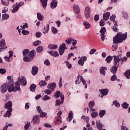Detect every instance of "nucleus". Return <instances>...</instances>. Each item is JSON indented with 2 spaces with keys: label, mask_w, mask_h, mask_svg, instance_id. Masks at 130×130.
<instances>
[{
  "label": "nucleus",
  "mask_w": 130,
  "mask_h": 130,
  "mask_svg": "<svg viewBox=\"0 0 130 130\" xmlns=\"http://www.w3.org/2000/svg\"><path fill=\"white\" fill-rule=\"evenodd\" d=\"M9 93H12V92H17V91H21V88H20V84L18 82H15V85H14V82L13 81H9L2 85L0 87V90L2 93H6L8 91Z\"/></svg>",
  "instance_id": "1"
},
{
  "label": "nucleus",
  "mask_w": 130,
  "mask_h": 130,
  "mask_svg": "<svg viewBox=\"0 0 130 130\" xmlns=\"http://www.w3.org/2000/svg\"><path fill=\"white\" fill-rule=\"evenodd\" d=\"M127 37V33L122 34V32H118L116 36L113 38V45L112 46L113 51H115L117 49V44L116 43H121L123 42V40H125Z\"/></svg>",
  "instance_id": "2"
},
{
  "label": "nucleus",
  "mask_w": 130,
  "mask_h": 130,
  "mask_svg": "<svg viewBox=\"0 0 130 130\" xmlns=\"http://www.w3.org/2000/svg\"><path fill=\"white\" fill-rule=\"evenodd\" d=\"M22 53L23 55V61L25 62H30V61L33 60V58L36 55L35 51L31 50L30 51L28 49L24 50Z\"/></svg>",
  "instance_id": "3"
},
{
  "label": "nucleus",
  "mask_w": 130,
  "mask_h": 130,
  "mask_svg": "<svg viewBox=\"0 0 130 130\" xmlns=\"http://www.w3.org/2000/svg\"><path fill=\"white\" fill-rule=\"evenodd\" d=\"M114 66L111 68V72L112 74H116L117 69L119 67V62L120 61V56H113Z\"/></svg>",
  "instance_id": "4"
},
{
  "label": "nucleus",
  "mask_w": 130,
  "mask_h": 130,
  "mask_svg": "<svg viewBox=\"0 0 130 130\" xmlns=\"http://www.w3.org/2000/svg\"><path fill=\"white\" fill-rule=\"evenodd\" d=\"M13 102L8 101L5 104V108L8 109L7 111L4 115V117H11L12 112L13 111Z\"/></svg>",
  "instance_id": "5"
},
{
  "label": "nucleus",
  "mask_w": 130,
  "mask_h": 130,
  "mask_svg": "<svg viewBox=\"0 0 130 130\" xmlns=\"http://www.w3.org/2000/svg\"><path fill=\"white\" fill-rule=\"evenodd\" d=\"M16 83H18L20 88V85L21 86H26V85H27V80H26V78H25L24 77L19 76L18 79V81L16 82Z\"/></svg>",
  "instance_id": "6"
},
{
  "label": "nucleus",
  "mask_w": 130,
  "mask_h": 130,
  "mask_svg": "<svg viewBox=\"0 0 130 130\" xmlns=\"http://www.w3.org/2000/svg\"><path fill=\"white\" fill-rule=\"evenodd\" d=\"M77 79H78L76 80L75 81L76 85H77V84H80V83L82 82V83H83V85H85L84 88L85 89H87V88H88V85L86 84V80H85V79H84V78H83L82 76H80V75H79L77 77ZM79 79H80V81H79Z\"/></svg>",
  "instance_id": "7"
},
{
  "label": "nucleus",
  "mask_w": 130,
  "mask_h": 130,
  "mask_svg": "<svg viewBox=\"0 0 130 130\" xmlns=\"http://www.w3.org/2000/svg\"><path fill=\"white\" fill-rule=\"evenodd\" d=\"M100 32L101 33V39L102 41H104V40H106V28L105 27H102L100 30Z\"/></svg>",
  "instance_id": "8"
},
{
  "label": "nucleus",
  "mask_w": 130,
  "mask_h": 130,
  "mask_svg": "<svg viewBox=\"0 0 130 130\" xmlns=\"http://www.w3.org/2000/svg\"><path fill=\"white\" fill-rule=\"evenodd\" d=\"M66 49H68V48L66 46V44H62L61 45H60L58 49L59 55H62V54L64 53V50H66Z\"/></svg>",
  "instance_id": "9"
},
{
  "label": "nucleus",
  "mask_w": 130,
  "mask_h": 130,
  "mask_svg": "<svg viewBox=\"0 0 130 130\" xmlns=\"http://www.w3.org/2000/svg\"><path fill=\"white\" fill-rule=\"evenodd\" d=\"M13 55L14 52H13V51H9L8 52V55L4 57L5 60H6V61H8V62H10L11 60V58Z\"/></svg>",
  "instance_id": "10"
},
{
  "label": "nucleus",
  "mask_w": 130,
  "mask_h": 130,
  "mask_svg": "<svg viewBox=\"0 0 130 130\" xmlns=\"http://www.w3.org/2000/svg\"><path fill=\"white\" fill-rule=\"evenodd\" d=\"M0 52L2 51H4V50H6L7 48V46H6V42L5 40L2 39L0 41Z\"/></svg>",
  "instance_id": "11"
},
{
  "label": "nucleus",
  "mask_w": 130,
  "mask_h": 130,
  "mask_svg": "<svg viewBox=\"0 0 130 130\" xmlns=\"http://www.w3.org/2000/svg\"><path fill=\"white\" fill-rule=\"evenodd\" d=\"M54 96L56 99L58 98L59 97H61L62 102H63V100H64V95H63L62 92H60L59 91H57L55 92Z\"/></svg>",
  "instance_id": "12"
},
{
  "label": "nucleus",
  "mask_w": 130,
  "mask_h": 130,
  "mask_svg": "<svg viewBox=\"0 0 130 130\" xmlns=\"http://www.w3.org/2000/svg\"><path fill=\"white\" fill-rule=\"evenodd\" d=\"M91 16V9L90 7H86L85 9V17L86 19H89Z\"/></svg>",
  "instance_id": "13"
},
{
  "label": "nucleus",
  "mask_w": 130,
  "mask_h": 130,
  "mask_svg": "<svg viewBox=\"0 0 130 130\" xmlns=\"http://www.w3.org/2000/svg\"><path fill=\"white\" fill-rule=\"evenodd\" d=\"M96 125L98 129L99 130L103 129V126H104V125L102 124V123H101V121H100V120H98L96 121Z\"/></svg>",
  "instance_id": "14"
},
{
  "label": "nucleus",
  "mask_w": 130,
  "mask_h": 130,
  "mask_svg": "<svg viewBox=\"0 0 130 130\" xmlns=\"http://www.w3.org/2000/svg\"><path fill=\"white\" fill-rule=\"evenodd\" d=\"M87 60V57L82 56L80 58V59L78 60V64L79 66H84V62Z\"/></svg>",
  "instance_id": "15"
},
{
  "label": "nucleus",
  "mask_w": 130,
  "mask_h": 130,
  "mask_svg": "<svg viewBox=\"0 0 130 130\" xmlns=\"http://www.w3.org/2000/svg\"><path fill=\"white\" fill-rule=\"evenodd\" d=\"M32 122L35 123V124H39V122H40V119L38 117V115H36L34 116L32 118Z\"/></svg>",
  "instance_id": "16"
},
{
  "label": "nucleus",
  "mask_w": 130,
  "mask_h": 130,
  "mask_svg": "<svg viewBox=\"0 0 130 130\" xmlns=\"http://www.w3.org/2000/svg\"><path fill=\"white\" fill-rule=\"evenodd\" d=\"M56 87V84H55V83H49L47 85L48 89H50V90H52L53 91H54V89H55Z\"/></svg>",
  "instance_id": "17"
},
{
  "label": "nucleus",
  "mask_w": 130,
  "mask_h": 130,
  "mask_svg": "<svg viewBox=\"0 0 130 130\" xmlns=\"http://www.w3.org/2000/svg\"><path fill=\"white\" fill-rule=\"evenodd\" d=\"M73 10L75 14H77V15L80 14V7L78 5H74L73 7Z\"/></svg>",
  "instance_id": "18"
},
{
  "label": "nucleus",
  "mask_w": 130,
  "mask_h": 130,
  "mask_svg": "<svg viewBox=\"0 0 130 130\" xmlns=\"http://www.w3.org/2000/svg\"><path fill=\"white\" fill-rule=\"evenodd\" d=\"M48 53H49V54H50V55H52V56H54V57H56V56H58V55H59L58 52L56 51H48Z\"/></svg>",
  "instance_id": "19"
},
{
  "label": "nucleus",
  "mask_w": 130,
  "mask_h": 130,
  "mask_svg": "<svg viewBox=\"0 0 130 130\" xmlns=\"http://www.w3.org/2000/svg\"><path fill=\"white\" fill-rule=\"evenodd\" d=\"M31 73L33 76H35L36 75H37L38 73V67L36 66H34L32 68Z\"/></svg>",
  "instance_id": "20"
},
{
  "label": "nucleus",
  "mask_w": 130,
  "mask_h": 130,
  "mask_svg": "<svg viewBox=\"0 0 130 130\" xmlns=\"http://www.w3.org/2000/svg\"><path fill=\"white\" fill-rule=\"evenodd\" d=\"M13 9L11 10L12 13H16L19 10V7L17 6V4H14L12 6Z\"/></svg>",
  "instance_id": "21"
},
{
  "label": "nucleus",
  "mask_w": 130,
  "mask_h": 130,
  "mask_svg": "<svg viewBox=\"0 0 130 130\" xmlns=\"http://www.w3.org/2000/svg\"><path fill=\"white\" fill-rule=\"evenodd\" d=\"M9 2H11V3L14 4V0H9ZM2 4L3 6H9V0H2Z\"/></svg>",
  "instance_id": "22"
},
{
  "label": "nucleus",
  "mask_w": 130,
  "mask_h": 130,
  "mask_svg": "<svg viewBox=\"0 0 130 130\" xmlns=\"http://www.w3.org/2000/svg\"><path fill=\"white\" fill-rule=\"evenodd\" d=\"M109 17H110V13L106 12L103 14V18L105 21H107L109 19Z\"/></svg>",
  "instance_id": "23"
},
{
  "label": "nucleus",
  "mask_w": 130,
  "mask_h": 130,
  "mask_svg": "<svg viewBox=\"0 0 130 130\" xmlns=\"http://www.w3.org/2000/svg\"><path fill=\"white\" fill-rule=\"evenodd\" d=\"M106 71H107V68L106 67H101L100 69V73L101 75L105 76Z\"/></svg>",
  "instance_id": "24"
},
{
  "label": "nucleus",
  "mask_w": 130,
  "mask_h": 130,
  "mask_svg": "<svg viewBox=\"0 0 130 130\" xmlns=\"http://www.w3.org/2000/svg\"><path fill=\"white\" fill-rule=\"evenodd\" d=\"M57 7V1L56 0H53L51 3V9H55Z\"/></svg>",
  "instance_id": "25"
},
{
  "label": "nucleus",
  "mask_w": 130,
  "mask_h": 130,
  "mask_svg": "<svg viewBox=\"0 0 130 130\" xmlns=\"http://www.w3.org/2000/svg\"><path fill=\"white\" fill-rule=\"evenodd\" d=\"M74 118V114H73V112L70 111L69 114V116L67 118L68 121H69V122Z\"/></svg>",
  "instance_id": "26"
},
{
  "label": "nucleus",
  "mask_w": 130,
  "mask_h": 130,
  "mask_svg": "<svg viewBox=\"0 0 130 130\" xmlns=\"http://www.w3.org/2000/svg\"><path fill=\"white\" fill-rule=\"evenodd\" d=\"M99 91L101 93V94L104 95L105 96H106V95L108 94V89H100Z\"/></svg>",
  "instance_id": "27"
},
{
  "label": "nucleus",
  "mask_w": 130,
  "mask_h": 130,
  "mask_svg": "<svg viewBox=\"0 0 130 130\" xmlns=\"http://www.w3.org/2000/svg\"><path fill=\"white\" fill-rule=\"evenodd\" d=\"M106 114V111L105 110H100V113H99V116L101 117V118H102L103 116H104V115Z\"/></svg>",
  "instance_id": "28"
},
{
  "label": "nucleus",
  "mask_w": 130,
  "mask_h": 130,
  "mask_svg": "<svg viewBox=\"0 0 130 130\" xmlns=\"http://www.w3.org/2000/svg\"><path fill=\"white\" fill-rule=\"evenodd\" d=\"M48 31H49V24H47L44 28L43 33L44 34H46V33H48Z\"/></svg>",
  "instance_id": "29"
},
{
  "label": "nucleus",
  "mask_w": 130,
  "mask_h": 130,
  "mask_svg": "<svg viewBox=\"0 0 130 130\" xmlns=\"http://www.w3.org/2000/svg\"><path fill=\"white\" fill-rule=\"evenodd\" d=\"M48 0H41V3L43 6V8L44 9H45L46 8V6H47V2Z\"/></svg>",
  "instance_id": "30"
},
{
  "label": "nucleus",
  "mask_w": 130,
  "mask_h": 130,
  "mask_svg": "<svg viewBox=\"0 0 130 130\" xmlns=\"http://www.w3.org/2000/svg\"><path fill=\"white\" fill-rule=\"evenodd\" d=\"M57 47L58 46L57 45L50 44L48 45L49 49H51V50L56 49V48H57Z\"/></svg>",
  "instance_id": "31"
},
{
  "label": "nucleus",
  "mask_w": 130,
  "mask_h": 130,
  "mask_svg": "<svg viewBox=\"0 0 130 130\" xmlns=\"http://www.w3.org/2000/svg\"><path fill=\"white\" fill-rule=\"evenodd\" d=\"M99 115V113L97 112H92L91 114V116L92 118H96Z\"/></svg>",
  "instance_id": "32"
},
{
  "label": "nucleus",
  "mask_w": 130,
  "mask_h": 130,
  "mask_svg": "<svg viewBox=\"0 0 130 130\" xmlns=\"http://www.w3.org/2000/svg\"><path fill=\"white\" fill-rule=\"evenodd\" d=\"M10 18V15L7 13H4L2 15V19L3 20H8Z\"/></svg>",
  "instance_id": "33"
},
{
  "label": "nucleus",
  "mask_w": 130,
  "mask_h": 130,
  "mask_svg": "<svg viewBox=\"0 0 130 130\" xmlns=\"http://www.w3.org/2000/svg\"><path fill=\"white\" fill-rule=\"evenodd\" d=\"M37 18L39 21H43L44 19L43 15H41V13L39 12L37 13Z\"/></svg>",
  "instance_id": "34"
},
{
  "label": "nucleus",
  "mask_w": 130,
  "mask_h": 130,
  "mask_svg": "<svg viewBox=\"0 0 130 130\" xmlns=\"http://www.w3.org/2000/svg\"><path fill=\"white\" fill-rule=\"evenodd\" d=\"M83 25L85 28V29H89L90 27H91V24L88 22H84Z\"/></svg>",
  "instance_id": "35"
},
{
  "label": "nucleus",
  "mask_w": 130,
  "mask_h": 130,
  "mask_svg": "<svg viewBox=\"0 0 130 130\" xmlns=\"http://www.w3.org/2000/svg\"><path fill=\"white\" fill-rule=\"evenodd\" d=\"M40 87H44L47 85V83L45 80H42L39 82Z\"/></svg>",
  "instance_id": "36"
},
{
  "label": "nucleus",
  "mask_w": 130,
  "mask_h": 130,
  "mask_svg": "<svg viewBox=\"0 0 130 130\" xmlns=\"http://www.w3.org/2000/svg\"><path fill=\"white\" fill-rule=\"evenodd\" d=\"M36 51L38 53H40V52H42L43 51V47L41 46H39L36 48Z\"/></svg>",
  "instance_id": "37"
},
{
  "label": "nucleus",
  "mask_w": 130,
  "mask_h": 130,
  "mask_svg": "<svg viewBox=\"0 0 130 130\" xmlns=\"http://www.w3.org/2000/svg\"><path fill=\"white\" fill-rule=\"evenodd\" d=\"M55 124H60L61 123V118L59 117L56 118V120L54 122Z\"/></svg>",
  "instance_id": "38"
},
{
  "label": "nucleus",
  "mask_w": 130,
  "mask_h": 130,
  "mask_svg": "<svg viewBox=\"0 0 130 130\" xmlns=\"http://www.w3.org/2000/svg\"><path fill=\"white\" fill-rule=\"evenodd\" d=\"M117 56H120V61H122V62H121V64H122V62H123V61H126L127 60V57L124 56L123 57L121 58V55H118Z\"/></svg>",
  "instance_id": "39"
},
{
  "label": "nucleus",
  "mask_w": 130,
  "mask_h": 130,
  "mask_svg": "<svg viewBox=\"0 0 130 130\" xmlns=\"http://www.w3.org/2000/svg\"><path fill=\"white\" fill-rule=\"evenodd\" d=\"M112 59H113V57L111 56H109L107 57L106 61H107V62L108 63H110V62H111V60H112Z\"/></svg>",
  "instance_id": "40"
},
{
  "label": "nucleus",
  "mask_w": 130,
  "mask_h": 130,
  "mask_svg": "<svg viewBox=\"0 0 130 130\" xmlns=\"http://www.w3.org/2000/svg\"><path fill=\"white\" fill-rule=\"evenodd\" d=\"M30 91L31 92H35V90L36 89V85L33 84L30 85V87L29 88Z\"/></svg>",
  "instance_id": "41"
},
{
  "label": "nucleus",
  "mask_w": 130,
  "mask_h": 130,
  "mask_svg": "<svg viewBox=\"0 0 130 130\" xmlns=\"http://www.w3.org/2000/svg\"><path fill=\"white\" fill-rule=\"evenodd\" d=\"M127 79H130V70H127L124 74Z\"/></svg>",
  "instance_id": "42"
},
{
  "label": "nucleus",
  "mask_w": 130,
  "mask_h": 130,
  "mask_svg": "<svg viewBox=\"0 0 130 130\" xmlns=\"http://www.w3.org/2000/svg\"><path fill=\"white\" fill-rule=\"evenodd\" d=\"M94 105H95V102H94L93 101L89 102V104H88V106H89V109L90 108H93L94 107Z\"/></svg>",
  "instance_id": "43"
},
{
  "label": "nucleus",
  "mask_w": 130,
  "mask_h": 130,
  "mask_svg": "<svg viewBox=\"0 0 130 130\" xmlns=\"http://www.w3.org/2000/svg\"><path fill=\"white\" fill-rule=\"evenodd\" d=\"M55 106H59L61 105V103H63L62 101H60L59 100H56L55 102Z\"/></svg>",
  "instance_id": "44"
},
{
  "label": "nucleus",
  "mask_w": 130,
  "mask_h": 130,
  "mask_svg": "<svg viewBox=\"0 0 130 130\" xmlns=\"http://www.w3.org/2000/svg\"><path fill=\"white\" fill-rule=\"evenodd\" d=\"M81 118L85 120V121H86L87 123H88L89 120H90V118L87 116H82Z\"/></svg>",
  "instance_id": "45"
},
{
  "label": "nucleus",
  "mask_w": 130,
  "mask_h": 130,
  "mask_svg": "<svg viewBox=\"0 0 130 130\" xmlns=\"http://www.w3.org/2000/svg\"><path fill=\"white\" fill-rule=\"evenodd\" d=\"M31 122H28L24 125V130H28V128L30 127Z\"/></svg>",
  "instance_id": "46"
},
{
  "label": "nucleus",
  "mask_w": 130,
  "mask_h": 130,
  "mask_svg": "<svg viewBox=\"0 0 130 130\" xmlns=\"http://www.w3.org/2000/svg\"><path fill=\"white\" fill-rule=\"evenodd\" d=\"M113 103L116 107H120V106L119 103H118V102H117V101H116V100L114 101Z\"/></svg>",
  "instance_id": "47"
},
{
  "label": "nucleus",
  "mask_w": 130,
  "mask_h": 130,
  "mask_svg": "<svg viewBox=\"0 0 130 130\" xmlns=\"http://www.w3.org/2000/svg\"><path fill=\"white\" fill-rule=\"evenodd\" d=\"M49 99H50V97L47 95H45L42 98V100H44V101H47V100H49Z\"/></svg>",
  "instance_id": "48"
},
{
  "label": "nucleus",
  "mask_w": 130,
  "mask_h": 130,
  "mask_svg": "<svg viewBox=\"0 0 130 130\" xmlns=\"http://www.w3.org/2000/svg\"><path fill=\"white\" fill-rule=\"evenodd\" d=\"M41 44V41H36L34 43V46H38V45H40Z\"/></svg>",
  "instance_id": "49"
},
{
  "label": "nucleus",
  "mask_w": 130,
  "mask_h": 130,
  "mask_svg": "<svg viewBox=\"0 0 130 130\" xmlns=\"http://www.w3.org/2000/svg\"><path fill=\"white\" fill-rule=\"evenodd\" d=\"M51 30L53 34H56V33H57V28L53 26L51 28Z\"/></svg>",
  "instance_id": "50"
},
{
  "label": "nucleus",
  "mask_w": 130,
  "mask_h": 130,
  "mask_svg": "<svg viewBox=\"0 0 130 130\" xmlns=\"http://www.w3.org/2000/svg\"><path fill=\"white\" fill-rule=\"evenodd\" d=\"M40 117H43L44 118L45 117V116H46V115H47V114L44 112H41V113H40Z\"/></svg>",
  "instance_id": "51"
},
{
  "label": "nucleus",
  "mask_w": 130,
  "mask_h": 130,
  "mask_svg": "<svg viewBox=\"0 0 130 130\" xmlns=\"http://www.w3.org/2000/svg\"><path fill=\"white\" fill-rule=\"evenodd\" d=\"M122 107L124 109H127V108H128V104L126 102H124V103H123Z\"/></svg>",
  "instance_id": "52"
},
{
  "label": "nucleus",
  "mask_w": 130,
  "mask_h": 130,
  "mask_svg": "<svg viewBox=\"0 0 130 130\" xmlns=\"http://www.w3.org/2000/svg\"><path fill=\"white\" fill-rule=\"evenodd\" d=\"M44 93H46L47 95H50V94L52 93V91L50 89H46L44 91Z\"/></svg>",
  "instance_id": "53"
},
{
  "label": "nucleus",
  "mask_w": 130,
  "mask_h": 130,
  "mask_svg": "<svg viewBox=\"0 0 130 130\" xmlns=\"http://www.w3.org/2000/svg\"><path fill=\"white\" fill-rule=\"evenodd\" d=\"M72 38H68L67 40H65V42L67 43V44H71L72 43Z\"/></svg>",
  "instance_id": "54"
},
{
  "label": "nucleus",
  "mask_w": 130,
  "mask_h": 130,
  "mask_svg": "<svg viewBox=\"0 0 130 130\" xmlns=\"http://www.w3.org/2000/svg\"><path fill=\"white\" fill-rule=\"evenodd\" d=\"M7 71L5 69H0V74H2V75H4V74H6Z\"/></svg>",
  "instance_id": "55"
},
{
  "label": "nucleus",
  "mask_w": 130,
  "mask_h": 130,
  "mask_svg": "<svg viewBox=\"0 0 130 130\" xmlns=\"http://www.w3.org/2000/svg\"><path fill=\"white\" fill-rule=\"evenodd\" d=\"M29 33H30L29 31H28V30H23L22 31V34L23 35H28L29 34Z\"/></svg>",
  "instance_id": "56"
},
{
  "label": "nucleus",
  "mask_w": 130,
  "mask_h": 130,
  "mask_svg": "<svg viewBox=\"0 0 130 130\" xmlns=\"http://www.w3.org/2000/svg\"><path fill=\"white\" fill-rule=\"evenodd\" d=\"M41 35H42V34L40 32H37L36 33L37 38H40V37H41Z\"/></svg>",
  "instance_id": "57"
},
{
  "label": "nucleus",
  "mask_w": 130,
  "mask_h": 130,
  "mask_svg": "<svg viewBox=\"0 0 130 130\" xmlns=\"http://www.w3.org/2000/svg\"><path fill=\"white\" fill-rule=\"evenodd\" d=\"M96 51H97L96 49H92L89 52V54H94Z\"/></svg>",
  "instance_id": "58"
},
{
  "label": "nucleus",
  "mask_w": 130,
  "mask_h": 130,
  "mask_svg": "<svg viewBox=\"0 0 130 130\" xmlns=\"http://www.w3.org/2000/svg\"><path fill=\"white\" fill-rule=\"evenodd\" d=\"M8 9L7 7H4V8H3V10H2L3 14H6V13L7 12H8Z\"/></svg>",
  "instance_id": "59"
},
{
  "label": "nucleus",
  "mask_w": 130,
  "mask_h": 130,
  "mask_svg": "<svg viewBox=\"0 0 130 130\" xmlns=\"http://www.w3.org/2000/svg\"><path fill=\"white\" fill-rule=\"evenodd\" d=\"M66 66L68 69H72V64L70 63V62L66 61Z\"/></svg>",
  "instance_id": "60"
},
{
  "label": "nucleus",
  "mask_w": 130,
  "mask_h": 130,
  "mask_svg": "<svg viewBox=\"0 0 130 130\" xmlns=\"http://www.w3.org/2000/svg\"><path fill=\"white\" fill-rule=\"evenodd\" d=\"M44 63L45 64H46V66H50V62L48 59L45 60L44 61Z\"/></svg>",
  "instance_id": "61"
},
{
  "label": "nucleus",
  "mask_w": 130,
  "mask_h": 130,
  "mask_svg": "<svg viewBox=\"0 0 130 130\" xmlns=\"http://www.w3.org/2000/svg\"><path fill=\"white\" fill-rule=\"evenodd\" d=\"M110 20H111V21H112L113 22H114V21H115V15L113 14L112 16H111V17L110 18Z\"/></svg>",
  "instance_id": "62"
},
{
  "label": "nucleus",
  "mask_w": 130,
  "mask_h": 130,
  "mask_svg": "<svg viewBox=\"0 0 130 130\" xmlns=\"http://www.w3.org/2000/svg\"><path fill=\"white\" fill-rule=\"evenodd\" d=\"M99 20V15L98 14H96L95 16H94V21L95 22H97V21H98Z\"/></svg>",
  "instance_id": "63"
},
{
  "label": "nucleus",
  "mask_w": 130,
  "mask_h": 130,
  "mask_svg": "<svg viewBox=\"0 0 130 130\" xmlns=\"http://www.w3.org/2000/svg\"><path fill=\"white\" fill-rule=\"evenodd\" d=\"M116 80V75H114L111 77V80L113 82V81H115Z\"/></svg>",
  "instance_id": "64"
}]
</instances>
